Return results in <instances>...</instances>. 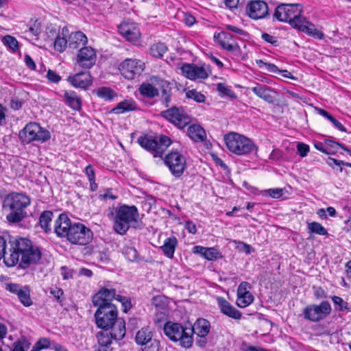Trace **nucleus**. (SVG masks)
Returning <instances> with one entry per match:
<instances>
[{
	"instance_id": "nucleus-37",
	"label": "nucleus",
	"mask_w": 351,
	"mask_h": 351,
	"mask_svg": "<svg viewBox=\"0 0 351 351\" xmlns=\"http://www.w3.org/2000/svg\"><path fill=\"white\" fill-rule=\"evenodd\" d=\"M114 330H111L110 333L104 331L98 332L97 334V339L101 348H106L112 343V339L119 340L113 336Z\"/></svg>"
},
{
	"instance_id": "nucleus-58",
	"label": "nucleus",
	"mask_w": 351,
	"mask_h": 351,
	"mask_svg": "<svg viewBox=\"0 0 351 351\" xmlns=\"http://www.w3.org/2000/svg\"><path fill=\"white\" fill-rule=\"evenodd\" d=\"M225 28L226 29H228L230 32H234L239 35L246 36L247 34V33L245 31H244L243 29H242L238 27L232 25H226L225 26Z\"/></svg>"
},
{
	"instance_id": "nucleus-31",
	"label": "nucleus",
	"mask_w": 351,
	"mask_h": 351,
	"mask_svg": "<svg viewBox=\"0 0 351 351\" xmlns=\"http://www.w3.org/2000/svg\"><path fill=\"white\" fill-rule=\"evenodd\" d=\"M187 135L194 142H203L206 138V132L199 125L193 124L187 129Z\"/></svg>"
},
{
	"instance_id": "nucleus-2",
	"label": "nucleus",
	"mask_w": 351,
	"mask_h": 351,
	"mask_svg": "<svg viewBox=\"0 0 351 351\" xmlns=\"http://www.w3.org/2000/svg\"><path fill=\"white\" fill-rule=\"evenodd\" d=\"M53 232L59 238H65L73 245H86L93 237L92 230L80 222L73 223L67 214L62 213L56 219Z\"/></svg>"
},
{
	"instance_id": "nucleus-20",
	"label": "nucleus",
	"mask_w": 351,
	"mask_h": 351,
	"mask_svg": "<svg viewBox=\"0 0 351 351\" xmlns=\"http://www.w3.org/2000/svg\"><path fill=\"white\" fill-rule=\"evenodd\" d=\"M152 80H154L160 90V101L165 107H169L171 101L173 84L169 82L160 79L158 77H153Z\"/></svg>"
},
{
	"instance_id": "nucleus-38",
	"label": "nucleus",
	"mask_w": 351,
	"mask_h": 351,
	"mask_svg": "<svg viewBox=\"0 0 351 351\" xmlns=\"http://www.w3.org/2000/svg\"><path fill=\"white\" fill-rule=\"evenodd\" d=\"M97 95L106 101H111L117 95L116 93L109 87H101L95 90Z\"/></svg>"
},
{
	"instance_id": "nucleus-39",
	"label": "nucleus",
	"mask_w": 351,
	"mask_h": 351,
	"mask_svg": "<svg viewBox=\"0 0 351 351\" xmlns=\"http://www.w3.org/2000/svg\"><path fill=\"white\" fill-rule=\"evenodd\" d=\"M167 47L163 43H157L150 47V53L156 58H161L167 52Z\"/></svg>"
},
{
	"instance_id": "nucleus-51",
	"label": "nucleus",
	"mask_w": 351,
	"mask_h": 351,
	"mask_svg": "<svg viewBox=\"0 0 351 351\" xmlns=\"http://www.w3.org/2000/svg\"><path fill=\"white\" fill-rule=\"evenodd\" d=\"M50 293L56 298V301L61 303L63 300L62 295L64 291L62 289L57 287H52L50 289Z\"/></svg>"
},
{
	"instance_id": "nucleus-35",
	"label": "nucleus",
	"mask_w": 351,
	"mask_h": 351,
	"mask_svg": "<svg viewBox=\"0 0 351 351\" xmlns=\"http://www.w3.org/2000/svg\"><path fill=\"white\" fill-rule=\"evenodd\" d=\"M53 217V213L51 210L43 211L39 217V224L45 233L51 232V222Z\"/></svg>"
},
{
	"instance_id": "nucleus-46",
	"label": "nucleus",
	"mask_w": 351,
	"mask_h": 351,
	"mask_svg": "<svg viewBox=\"0 0 351 351\" xmlns=\"http://www.w3.org/2000/svg\"><path fill=\"white\" fill-rule=\"evenodd\" d=\"M220 252L214 247H207L206 252L204 255V258L208 261L217 260L221 258Z\"/></svg>"
},
{
	"instance_id": "nucleus-62",
	"label": "nucleus",
	"mask_w": 351,
	"mask_h": 351,
	"mask_svg": "<svg viewBox=\"0 0 351 351\" xmlns=\"http://www.w3.org/2000/svg\"><path fill=\"white\" fill-rule=\"evenodd\" d=\"M84 172H85L88 180L95 179V171L91 165H88V166L86 167V168L84 169Z\"/></svg>"
},
{
	"instance_id": "nucleus-56",
	"label": "nucleus",
	"mask_w": 351,
	"mask_h": 351,
	"mask_svg": "<svg viewBox=\"0 0 351 351\" xmlns=\"http://www.w3.org/2000/svg\"><path fill=\"white\" fill-rule=\"evenodd\" d=\"M47 77L49 81L53 83H58L61 80V77L51 69L47 71Z\"/></svg>"
},
{
	"instance_id": "nucleus-16",
	"label": "nucleus",
	"mask_w": 351,
	"mask_h": 351,
	"mask_svg": "<svg viewBox=\"0 0 351 351\" xmlns=\"http://www.w3.org/2000/svg\"><path fill=\"white\" fill-rule=\"evenodd\" d=\"M246 15L253 19L259 20L269 15V7L263 0H250L245 6Z\"/></svg>"
},
{
	"instance_id": "nucleus-19",
	"label": "nucleus",
	"mask_w": 351,
	"mask_h": 351,
	"mask_svg": "<svg viewBox=\"0 0 351 351\" xmlns=\"http://www.w3.org/2000/svg\"><path fill=\"white\" fill-rule=\"evenodd\" d=\"M115 289H108L102 287L95 295L93 297V304L94 306H106L108 304H113L112 301L113 299L116 300L117 297Z\"/></svg>"
},
{
	"instance_id": "nucleus-8",
	"label": "nucleus",
	"mask_w": 351,
	"mask_h": 351,
	"mask_svg": "<svg viewBox=\"0 0 351 351\" xmlns=\"http://www.w3.org/2000/svg\"><path fill=\"white\" fill-rule=\"evenodd\" d=\"M137 142L141 147L152 154L154 158H162L164 152L171 144V138L165 135L159 137L143 135L138 138Z\"/></svg>"
},
{
	"instance_id": "nucleus-30",
	"label": "nucleus",
	"mask_w": 351,
	"mask_h": 351,
	"mask_svg": "<svg viewBox=\"0 0 351 351\" xmlns=\"http://www.w3.org/2000/svg\"><path fill=\"white\" fill-rule=\"evenodd\" d=\"M48 30L49 32L47 33H51L52 36H56L53 42L54 49L60 53L63 52L67 45L69 46V39L67 40L66 38H64V36H61L59 30L56 29V28H48Z\"/></svg>"
},
{
	"instance_id": "nucleus-53",
	"label": "nucleus",
	"mask_w": 351,
	"mask_h": 351,
	"mask_svg": "<svg viewBox=\"0 0 351 351\" xmlns=\"http://www.w3.org/2000/svg\"><path fill=\"white\" fill-rule=\"evenodd\" d=\"M298 152L300 157H305L309 152V146L303 143H299L297 145Z\"/></svg>"
},
{
	"instance_id": "nucleus-57",
	"label": "nucleus",
	"mask_w": 351,
	"mask_h": 351,
	"mask_svg": "<svg viewBox=\"0 0 351 351\" xmlns=\"http://www.w3.org/2000/svg\"><path fill=\"white\" fill-rule=\"evenodd\" d=\"M39 349H47L50 347V341L47 338H40L35 343Z\"/></svg>"
},
{
	"instance_id": "nucleus-21",
	"label": "nucleus",
	"mask_w": 351,
	"mask_h": 351,
	"mask_svg": "<svg viewBox=\"0 0 351 351\" xmlns=\"http://www.w3.org/2000/svg\"><path fill=\"white\" fill-rule=\"evenodd\" d=\"M210 330V322L204 318H198L193 325L189 324L188 327V332L192 337L193 334H196L200 338H206Z\"/></svg>"
},
{
	"instance_id": "nucleus-63",
	"label": "nucleus",
	"mask_w": 351,
	"mask_h": 351,
	"mask_svg": "<svg viewBox=\"0 0 351 351\" xmlns=\"http://www.w3.org/2000/svg\"><path fill=\"white\" fill-rule=\"evenodd\" d=\"M185 228L191 234H195L197 232L196 226L192 221H186L185 223Z\"/></svg>"
},
{
	"instance_id": "nucleus-24",
	"label": "nucleus",
	"mask_w": 351,
	"mask_h": 351,
	"mask_svg": "<svg viewBox=\"0 0 351 351\" xmlns=\"http://www.w3.org/2000/svg\"><path fill=\"white\" fill-rule=\"evenodd\" d=\"M293 28L315 38L323 39L324 38V34L321 31L317 29L315 25L308 21L304 16L300 19V23H298L297 25Z\"/></svg>"
},
{
	"instance_id": "nucleus-7",
	"label": "nucleus",
	"mask_w": 351,
	"mask_h": 351,
	"mask_svg": "<svg viewBox=\"0 0 351 351\" xmlns=\"http://www.w3.org/2000/svg\"><path fill=\"white\" fill-rule=\"evenodd\" d=\"M186 324L184 326L176 322H167L163 327L164 333L172 341H180V345L184 348H189L193 343V338L188 332Z\"/></svg>"
},
{
	"instance_id": "nucleus-64",
	"label": "nucleus",
	"mask_w": 351,
	"mask_h": 351,
	"mask_svg": "<svg viewBox=\"0 0 351 351\" xmlns=\"http://www.w3.org/2000/svg\"><path fill=\"white\" fill-rule=\"evenodd\" d=\"M324 143H321V142H318V143H316L314 144V146L316 148V149L320 151L322 153H324L326 154H331L332 153L328 151L326 148L324 147Z\"/></svg>"
},
{
	"instance_id": "nucleus-22",
	"label": "nucleus",
	"mask_w": 351,
	"mask_h": 351,
	"mask_svg": "<svg viewBox=\"0 0 351 351\" xmlns=\"http://www.w3.org/2000/svg\"><path fill=\"white\" fill-rule=\"evenodd\" d=\"M251 90L268 104H273L275 102L276 92L265 84L256 83L255 86L251 88Z\"/></svg>"
},
{
	"instance_id": "nucleus-33",
	"label": "nucleus",
	"mask_w": 351,
	"mask_h": 351,
	"mask_svg": "<svg viewBox=\"0 0 351 351\" xmlns=\"http://www.w3.org/2000/svg\"><path fill=\"white\" fill-rule=\"evenodd\" d=\"M64 99L66 104L74 110H80L82 108V101L77 93L72 90L65 91Z\"/></svg>"
},
{
	"instance_id": "nucleus-36",
	"label": "nucleus",
	"mask_w": 351,
	"mask_h": 351,
	"mask_svg": "<svg viewBox=\"0 0 351 351\" xmlns=\"http://www.w3.org/2000/svg\"><path fill=\"white\" fill-rule=\"evenodd\" d=\"M139 93L145 97L154 98L159 95V90L152 84L142 83L138 88Z\"/></svg>"
},
{
	"instance_id": "nucleus-52",
	"label": "nucleus",
	"mask_w": 351,
	"mask_h": 351,
	"mask_svg": "<svg viewBox=\"0 0 351 351\" xmlns=\"http://www.w3.org/2000/svg\"><path fill=\"white\" fill-rule=\"evenodd\" d=\"M252 288L251 285L245 281H243L240 283L237 289V296L241 294H246L250 291V289Z\"/></svg>"
},
{
	"instance_id": "nucleus-3",
	"label": "nucleus",
	"mask_w": 351,
	"mask_h": 351,
	"mask_svg": "<svg viewBox=\"0 0 351 351\" xmlns=\"http://www.w3.org/2000/svg\"><path fill=\"white\" fill-rule=\"evenodd\" d=\"M95 313L96 326L106 331L114 330L113 336L118 339H122L126 332L125 322L123 318H118V310L114 304L96 306Z\"/></svg>"
},
{
	"instance_id": "nucleus-47",
	"label": "nucleus",
	"mask_w": 351,
	"mask_h": 351,
	"mask_svg": "<svg viewBox=\"0 0 351 351\" xmlns=\"http://www.w3.org/2000/svg\"><path fill=\"white\" fill-rule=\"evenodd\" d=\"M217 89L223 96H227L232 99L237 97L235 93L223 83H219Z\"/></svg>"
},
{
	"instance_id": "nucleus-17",
	"label": "nucleus",
	"mask_w": 351,
	"mask_h": 351,
	"mask_svg": "<svg viewBox=\"0 0 351 351\" xmlns=\"http://www.w3.org/2000/svg\"><path fill=\"white\" fill-rule=\"evenodd\" d=\"M97 54L95 50L91 47H84L79 49L76 63L85 69H90L96 62Z\"/></svg>"
},
{
	"instance_id": "nucleus-12",
	"label": "nucleus",
	"mask_w": 351,
	"mask_h": 351,
	"mask_svg": "<svg viewBox=\"0 0 351 351\" xmlns=\"http://www.w3.org/2000/svg\"><path fill=\"white\" fill-rule=\"evenodd\" d=\"M160 116L180 129L184 128L191 121L182 107L172 106L162 111Z\"/></svg>"
},
{
	"instance_id": "nucleus-42",
	"label": "nucleus",
	"mask_w": 351,
	"mask_h": 351,
	"mask_svg": "<svg viewBox=\"0 0 351 351\" xmlns=\"http://www.w3.org/2000/svg\"><path fill=\"white\" fill-rule=\"evenodd\" d=\"M332 300L335 304V307L339 311H351V306L348 303L344 301L341 297L333 296Z\"/></svg>"
},
{
	"instance_id": "nucleus-54",
	"label": "nucleus",
	"mask_w": 351,
	"mask_h": 351,
	"mask_svg": "<svg viewBox=\"0 0 351 351\" xmlns=\"http://www.w3.org/2000/svg\"><path fill=\"white\" fill-rule=\"evenodd\" d=\"M29 343L26 341H18L14 342V348L12 351H25V348H29Z\"/></svg>"
},
{
	"instance_id": "nucleus-9",
	"label": "nucleus",
	"mask_w": 351,
	"mask_h": 351,
	"mask_svg": "<svg viewBox=\"0 0 351 351\" xmlns=\"http://www.w3.org/2000/svg\"><path fill=\"white\" fill-rule=\"evenodd\" d=\"M302 6L299 3H281L274 12V17L279 21L287 22L294 27L300 23Z\"/></svg>"
},
{
	"instance_id": "nucleus-25",
	"label": "nucleus",
	"mask_w": 351,
	"mask_h": 351,
	"mask_svg": "<svg viewBox=\"0 0 351 351\" xmlns=\"http://www.w3.org/2000/svg\"><path fill=\"white\" fill-rule=\"evenodd\" d=\"M218 40L223 49L230 52H237L240 51V47L237 43L233 36L225 31L218 34Z\"/></svg>"
},
{
	"instance_id": "nucleus-27",
	"label": "nucleus",
	"mask_w": 351,
	"mask_h": 351,
	"mask_svg": "<svg viewBox=\"0 0 351 351\" xmlns=\"http://www.w3.org/2000/svg\"><path fill=\"white\" fill-rule=\"evenodd\" d=\"M181 69L184 75L189 80L205 79L208 77L203 67L185 64L182 66Z\"/></svg>"
},
{
	"instance_id": "nucleus-55",
	"label": "nucleus",
	"mask_w": 351,
	"mask_h": 351,
	"mask_svg": "<svg viewBox=\"0 0 351 351\" xmlns=\"http://www.w3.org/2000/svg\"><path fill=\"white\" fill-rule=\"evenodd\" d=\"M261 38L265 42L271 44L272 45L277 47L278 45V40L275 37L267 33H263L261 35Z\"/></svg>"
},
{
	"instance_id": "nucleus-18",
	"label": "nucleus",
	"mask_w": 351,
	"mask_h": 351,
	"mask_svg": "<svg viewBox=\"0 0 351 351\" xmlns=\"http://www.w3.org/2000/svg\"><path fill=\"white\" fill-rule=\"evenodd\" d=\"M5 289L10 293L17 295L20 302L25 306H29L32 304V300L30 298V290L28 286L21 287L15 283H7Z\"/></svg>"
},
{
	"instance_id": "nucleus-48",
	"label": "nucleus",
	"mask_w": 351,
	"mask_h": 351,
	"mask_svg": "<svg viewBox=\"0 0 351 351\" xmlns=\"http://www.w3.org/2000/svg\"><path fill=\"white\" fill-rule=\"evenodd\" d=\"M116 300L121 303L123 308V312L125 313H127L132 308V303L130 298L117 295Z\"/></svg>"
},
{
	"instance_id": "nucleus-11",
	"label": "nucleus",
	"mask_w": 351,
	"mask_h": 351,
	"mask_svg": "<svg viewBox=\"0 0 351 351\" xmlns=\"http://www.w3.org/2000/svg\"><path fill=\"white\" fill-rule=\"evenodd\" d=\"M164 162L176 178H180L187 167L186 158L178 151L168 153L164 158Z\"/></svg>"
},
{
	"instance_id": "nucleus-1",
	"label": "nucleus",
	"mask_w": 351,
	"mask_h": 351,
	"mask_svg": "<svg viewBox=\"0 0 351 351\" xmlns=\"http://www.w3.org/2000/svg\"><path fill=\"white\" fill-rule=\"evenodd\" d=\"M9 245L8 248L6 240L0 236V260L3 258L7 267H14L19 263L21 268L26 269L41 258L40 249L27 238L10 239Z\"/></svg>"
},
{
	"instance_id": "nucleus-29",
	"label": "nucleus",
	"mask_w": 351,
	"mask_h": 351,
	"mask_svg": "<svg viewBox=\"0 0 351 351\" xmlns=\"http://www.w3.org/2000/svg\"><path fill=\"white\" fill-rule=\"evenodd\" d=\"M88 43L86 36L82 32H71L69 37V47L77 49L84 47Z\"/></svg>"
},
{
	"instance_id": "nucleus-14",
	"label": "nucleus",
	"mask_w": 351,
	"mask_h": 351,
	"mask_svg": "<svg viewBox=\"0 0 351 351\" xmlns=\"http://www.w3.org/2000/svg\"><path fill=\"white\" fill-rule=\"evenodd\" d=\"M135 341L141 346L142 351H158L160 350V341L153 338L152 332L147 328H143L136 332Z\"/></svg>"
},
{
	"instance_id": "nucleus-49",
	"label": "nucleus",
	"mask_w": 351,
	"mask_h": 351,
	"mask_svg": "<svg viewBox=\"0 0 351 351\" xmlns=\"http://www.w3.org/2000/svg\"><path fill=\"white\" fill-rule=\"evenodd\" d=\"M123 254L130 261H134L138 257L137 250L134 247H126L124 248Z\"/></svg>"
},
{
	"instance_id": "nucleus-4",
	"label": "nucleus",
	"mask_w": 351,
	"mask_h": 351,
	"mask_svg": "<svg viewBox=\"0 0 351 351\" xmlns=\"http://www.w3.org/2000/svg\"><path fill=\"white\" fill-rule=\"evenodd\" d=\"M108 217L112 221L113 230L120 235H125L130 228L139 227V213L134 205L123 204L115 207Z\"/></svg>"
},
{
	"instance_id": "nucleus-26",
	"label": "nucleus",
	"mask_w": 351,
	"mask_h": 351,
	"mask_svg": "<svg viewBox=\"0 0 351 351\" xmlns=\"http://www.w3.org/2000/svg\"><path fill=\"white\" fill-rule=\"evenodd\" d=\"M68 81L74 87L86 89L92 84V77L89 72L83 71L69 76Z\"/></svg>"
},
{
	"instance_id": "nucleus-32",
	"label": "nucleus",
	"mask_w": 351,
	"mask_h": 351,
	"mask_svg": "<svg viewBox=\"0 0 351 351\" xmlns=\"http://www.w3.org/2000/svg\"><path fill=\"white\" fill-rule=\"evenodd\" d=\"M178 244V241L177 238L172 236L165 240L164 244L160 247V249L165 256L169 258H173Z\"/></svg>"
},
{
	"instance_id": "nucleus-59",
	"label": "nucleus",
	"mask_w": 351,
	"mask_h": 351,
	"mask_svg": "<svg viewBox=\"0 0 351 351\" xmlns=\"http://www.w3.org/2000/svg\"><path fill=\"white\" fill-rule=\"evenodd\" d=\"M259 64H263L267 70L269 72L274 73H278L280 72V70L278 68L277 66H276L274 64L272 63H265L263 60H259Z\"/></svg>"
},
{
	"instance_id": "nucleus-5",
	"label": "nucleus",
	"mask_w": 351,
	"mask_h": 351,
	"mask_svg": "<svg viewBox=\"0 0 351 351\" xmlns=\"http://www.w3.org/2000/svg\"><path fill=\"white\" fill-rule=\"evenodd\" d=\"M30 202V198L23 193H13L8 195L4 201V206L10 210L6 217L7 220L12 223L21 221L27 217L25 209Z\"/></svg>"
},
{
	"instance_id": "nucleus-44",
	"label": "nucleus",
	"mask_w": 351,
	"mask_h": 351,
	"mask_svg": "<svg viewBox=\"0 0 351 351\" xmlns=\"http://www.w3.org/2000/svg\"><path fill=\"white\" fill-rule=\"evenodd\" d=\"M261 194L265 197H270L274 199L280 198L284 193L283 189L280 188L269 189L261 191Z\"/></svg>"
},
{
	"instance_id": "nucleus-60",
	"label": "nucleus",
	"mask_w": 351,
	"mask_h": 351,
	"mask_svg": "<svg viewBox=\"0 0 351 351\" xmlns=\"http://www.w3.org/2000/svg\"><path fill=\"white\" fill-rule=\"evenodd\" d=\"M23 102L17 97H12L10 101V108L14 110H18L22 108Z\"/></svg>"
},
{
	"instance_id": "nucleus-61",
	"label": "nucleus",
	"mask_w": 351,
	"mask_h": 351,
	"mask_svg": "<svg viewBox=\"0 0 351 351\" xmlns=\"http://www.w3.org/2000/svg\"><path fill=\"white\" fill-rule=\"evenodd\" d=\"M24 61L25 63V65L27 67H28L31 70H35L36 69V64L33 59L31 58V56L29 54H25L24 57Z\"/></svg>"
},
{
	"instance_id": "nucleus-34",
	"label": "nucleus",
	"mask_w": 351,
	"mask_h": 351,
	"mask_svg": "<svg viewBox=\"0 0 351 351\" xmlns=\"http://www.w3.org/2000/svg\"><path fill=\"white\" fill-rule=\"evenodd\" d=\"M136 108V103L133 99H125L118 103L111 112L115 114H123L126 112L135 110Z\"/></svg>"
},
{
	"instance_id": "nucleus-23",
	"label": "nucleus",
	"mask_w": 351,
	"mask_h": 351,
	"mask_svg": "<svg viewBox=\"0 0 351 351\" xmlns=\"http://www.w3.org/2000/svg\"><path fill=\"white\" fill-rule=\"evenodd\" d=\"M217 303L220 312L228 317L240 319L242 313L221 296L217 297Z\"/></svg>"
},
{
	"instance_id": "nucleus-41",
	"label": "nucleus",
	"mask_w": 351,
	"mask_h": 351,
	"mask_svg": "<svg viewBox=\"0 0 351 351\" xmlns=\"http://www.w3.org/2000/svg\"><path fill=\"white\" fill-rule=\"evenodd\" d=\"M1 42L5 46L12 49L14 52H16L19 49L18 40L12 36H4L1 39Z\"/></svg>"
},
{
	"instance_id": "nucleus-10",
	"label": "nucleus",
	"mask_w": 351,
	"mask_h": 351,
	"mask_svg": "<svg viewBox=\"0 0 351 351\" xmlns=\"http://www.w3.org/2000/svg\"><path fill=\"white\" fill-rule=\"evenodd\" d=\"M19 138L23 144H29L33 141L43 143L51 138V134L38 123L30 122L19 132Z\"/></svg>"
},
{
	"instance_id": "nucleus-13",
	"label": "nucleus",
	"mask_w": 351,
	"mask_h": 351,
	"mask_svg": "<svg viewBox=\"0 0 351 351\" xmlns=\"http://www.w3.org/2000/svg\"><path fill=\"white\" fill-rule=\"evenodd\" d=\"M331 312L328 302L323 301L319 305H308L303 311L304 317L311 322H316L324 319Z\"/></svg>"
},
{
	"instance_id": "nucleus-50",
	"label": "nucleus",
	"mask_w": 351,
	"mask_h": 351,
	"mask_svg": "<svg viewBox=\"0 0 351 351\" xmlns=\"http://www.w3.org/2000/svg\"><path fill=\"white\" fill-rule=\"evenodd\" d=\"M324 144L327 147L332 149L335 148L336 147H339L351 156V151L349 149H348L343 144L339 143L338 142L330 139H325Z\"/></svg>"
},
{
	"instance_id": "nucleus-43",
	"label": "nucleus",
	"mask_w": 351,
	"mask_h": 351,
	"mask_svg": "<svg viewBox=\"0 0 351 351\" xmlns=\"http://www.w3.org/2000/svg\"><path fill=\"white\" fill-rule=\"evenodd\" d=\"M308 228L311 233H315L319 235H327L328 232L326 229L318 222H311L308 224Z\"/></svg>"
},
{
	"instance_id": "nucleus-28",
	"label": "nucleus",
	"mask_w": 351,
	"mask_h": 351,
	"mask_svg": "<svg viewBox=\"0 0 351 351\" xmlns=\"http://www.w3.org/2000/svg\"><path fill=\"white\" fill-rule=\"evenodd\" d=\"M119 31L120 34L128 41L136 42L138 41L141 36L139 29L128 23H121L119 26Z\"/></svg>"
},
{
	"instance_id": "nucleus-45",
	"label": "nucleus",
	"mask_w": 351,
	"mask_h": 351,
	"mask_svg": "<svg viewBox=\"0 0 351 351\" xmlns=\"http://www.w3.org/2000/svg\"><path fill=\"white\" fill-rule=\"evenodd\" d=\"M186 97L188 99H191L197 103H204L206 100L204 95L200 92H197L195 89H191L186 93Z\"/></svg>"
},
{
	"instance_id": "nucleus-40",
	"label": "nucleus",
	"mask_w": 351,
	"mask_h": 351,
	"mask_svg": "<svg viewBox=\"0 0 351 351\" xmlns=\"http://www.w3.org/2000/svg\"><path fill=\"white\" fill-rule=\"evenodd\" d=\"M254 301V296L248 292L246 294H241L237 296V305L240 308H245Z\"/></svg>"
},
{
	"instance_id": "nucleus-15",
	"label": "nucleus",
	"mask_w": 351,
	"mask_h": 351,
	"mask_svg": "<svg viewBox=\"0 0 351 351\" xmlns=\"http://www.w3.org/2000/svg\"><path fill=\"white\" fill-rule=\"evenodd\" d=\"M119 69L125 79L133 80L142 73L144 63L136 59L127 58L119 64Z\"/></svg>"
},
{
	"instance_id": "nucleus-6",
	"label": "nucleus",
	"mask_w": 351,
	"mask_h": 351,
	"mask_svg": "<svg viewBox=\"0 0 351 351\" xmlns=\"http://www.w3.org/2000/svg\"><path fill=\"white\" fill-rule=\"evenodd\" d=\"M224 141L228 150L239 156L250 154L258 149L251 139L234 132L226 134Z\"/></svg>"
}]
</instances>
